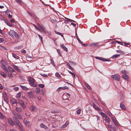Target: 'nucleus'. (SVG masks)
I'll use <instances>...</instances> for the list:
<instances>
[{
    "mask_svg": "<svg viewBox=\"0 0 131 131\" xmlns=\"http://www.w3.org/2000/svg\"><path fill=\"white\" fill-rule=\"evenodd\" d=\"M8 34L12 37H14V36L16 38H19V36L17 33L13 30H11L9 31Z\"/></svg>",
    "mask_w": 131,
    "mask_h": 131,
    "instance_id": "f257e3e1",
    "label": "nucleus"
},
{
    "mask_svg": "<svg viewBox=\"0 0 131 131\" xmlns=\"http://www.w3.org/2000/svg\"><path fill=\"white\" fill-rule=\"evenodd\" d=\"M29 83L32 86L36 87L37 85L35 83V80L32 78H30L29 79Z\"/></svg>",
    "mask_w": 131,
    "mask_h": 131,
    "instance_id": "f03ea898",
    "label": "nucleus"
},
{
    "mask_svg": "<svg viewBox=\"0 0 131 131\" xmlns=\"http://www.w3.org/2000/svg\"><path fill=\"white\" fill-rule=\"evenodd\" d=\"M88 45L91 46L93 47H97L99 46L100 45L99 43L98 42L96 43H90L88 44Z\"/></svg>",
    "mask_w": 131,
    "mask_h": 131,
    "instance_id": "7ed1b4c3",
    "label": "nucleus"
},
{
    "mask_svg": "<svg viewBox=\"0 0 131 131\" xmlns=\"http://www.w3.org/2000/svg\"><path fill=\"white\" fill-rule=\"evenodd\" d=\"M67 94L68 95L67 96L66 94H64L62 96V99L63 100H70V95L69 94L67 93Z\"/></svg>",
    "mask_w": 131,
    "mask_h": 131,
    "instance_id": "20e7f679",
    "label": "nucleus"
},
{
    "mask_svg": "<svg viewBox=\"0 0 131 131\" xmlns=\"http://www.w3.org/2000/svg\"><path fill=\"white\" fill-rule=\"evenodd\" d=\"M112 78L114 79L117 80V81H119L120 78L119 77V75H118L115 74L112 75Z\"/></svg>",
    "mask_w": 131,
    "mask_h": 131,
    "instance_id": "39448f33",
    "label": "nucleus"
},
{
    "mask_svg": "<svg viewBox=\"0 0 131 131\" xmlns=\"http://www.w3.org/2000/svg\"><path fill=\"white\" fill-rule=\"evenodd\" d=\"M15 123L16 125L18 127L19 129L21 128H23V126L19 121L16 122Z\"/></svg>",
    "mask_w": 131,
    "mask_h": 131,
    "instance_id": "423d86ee",
    "label": "nucleus"
},
{
    "mask_svg": "<svg viewBox=\"0 0 131 131\" xmlns=\"http://www.w3.org/2000/svg\"><path fill=\"white\" fill-rule=\"evenodd\" d=\"M14 115L15 117L18 118L22 119V116L20 114H19L17 113L16 112H15L14 113Z\"/></svg>",
    "mask_w": 131,
    "mask_h": 131,
    "instance_id": "0eeeda50",
    "label": "nucleus"
},
{
    "mask_svg": "<svg viewBox=\"0 0 131 131\" xmlns=\"http://www.w3.org/2000/svg\"><path fill=\"white\" fill-rule=\"evenodd\" d=\"M9 124L12 126H13L15 125V123L11 119L9 118L8 119Z\"/></svg>",
    "mask_w": 131,
    "mask_h": 131,
    "instance_id": "6e6552de",
    "label": "nucleus"
},
{
    "mask_svg": "<svg viewBox=\"0 0 131 131\" xmlns=\"http://www.w3.org/2000/svg\"><path fill=\"white\" fill-rule=\"evenodd\" d=\"M2 94L4 100L6 101H7L8 99L7 96L6 92H3V93Z\"/></svg>",
    "mask_w": 131,
    "mask_h": 131,
    "instance_id": "1a4fd4ad",
    "label": "nucleus"
},
{
    "mask_svg": "<svg viewBox=\"0 0 131 131\" xmlns=\"http://www.w3.org/2000/svg\"><path fill=\"white\" fill-rule=\"evenodd\" d=\"M40 126L41 128H44L45 130H47L48 129V127L43 124H40Z\"/></svg>",
    "mask_w": 131,
    "mask_h": 131,
    "instance_id": "9d476101",
    "label": "nucleus"
},
{
    "mask_svg": "<svg viewBox=\"0 0 131 131\" xmlns=\"http://www.w3.org/2000/svg\"><path fill=\"white\" fill-rule=\"evenodd\" d=\"M30 110L32 111H35L36 110V107L34 105H31L29 107Z\"/></svg>",
    "mask_w": 131,
    "mask_h": 131,
    "instance_id": "9b49d317",
    "label": "nucleus"
},
{
    "mask_svg": "<svg viewBox=\"0 0 131 131\" xmlns=\"http://www.w3.org/2000/svg\"><path fill=\"white\" fill-rule=\"evenodd\" d=\"M1 66L2 68L6 73L8 72V70L5 65H1Z\"/></svg>",
    "mask_w": 131,
    "mask_h": 131,
    "instance_id": "f8f14e48",
    "label": "nucleus"
},
{
    "mask_svg": "<svg viewBox=\"0 0 131 131\" xmlns=\"http://www.w3.org/2000/svg\"><path fill=\"white\" fill-rule=\"evenodd\" d=\"M25 125L26 126H28L29 125L30 123L29 122L27 121V120L25 119H24L23 121Z\"/></svg>",
    "mask_w": 131,
    "mask_h": 131,
    "instance_id": "ddd939ff",
    "label": "nucleus"
},
{
    "mask_svg": "<svg viewBox=\"0 0 131 131\" xmlns=\"http://www.w3.org/2000/svg\"><path fill=\"white\" fill-rule=\"evenodd\" d=\"M122 77L127 81H128V76L126 74H124L122 75Z\"/></svg>",
    "mask_w": 131,
    "mask_h": 131,
    "instance_id": "4468645a",
    "label": "nucleus"
},
{
    "mask_svg": "<svg viewBox=\"0 0 131 131\" xmlns=\"http://www.w3.org/2000/svg\"><path fill=\"white\" fill-rule=\"evenodd\" d=\"M27 12L28 13V14L29 15L31 16V17H32L33 18H36V16L33 13H31V12H30L29 11H28Z\"/></svg>",
    "mask_w": 131,
    "mask_h": 131,
    "instance_id": "2eb2a0df",
    "label": "nucleus"
},
{
    "mask_svg": "<svg viewBox=\"0 0 131 131\" xmlns=\"http://www.w3.org/2000/svg\"><path fill=\"white\" fill-rule=\"evenodd\" d=\"M120 107L121 108L124 110H126V108L125 106L122 102L120 104Z\"/></svg>",
    "mask_w": 131,
    "mask_h": 131,
    "instance_id": "dca6fc26",
    "label": "nucleus"
},
{
    "mask_svg": "<svg viewBox=\"0 0 131 131\" xmlns=\"http://www.w3.org/2000/svg\"><path fill=\"white\" fill-rule=\"evenodd\" d=\"M0 74L4 78H6L7 77L6 74L3 71L0 72Z\"/></svg>",
    "mask_w": 131,
    "mask_h": 131,
    "instance_id": "f3484780",
    "label": "nucleus"
},
{
    "mask_svg": "<svg viewBox=\"0 0 131 131\" xmlns=\"http://www.w3.org/2000/svg\"><path fill=\"white\" fill-rule=\"evenodd\" d=\"M16 110L18 113H20L22 111L21 108L18 107H16Z\"/></svg>",
    "mask_w": 131,
    "mask_h": 131,
    "instance_id": "a211bd4d",
    "label": "nucleus"
},
{
    "mask_svg": "<svg viewBox=\"0 0 131 131\" xmlns=\"http://www.w3.org/2000/svg\"><path fill=\"white\" fill-rule=\"evenodd\" d=\"M105 121H106V122L108 123H109L110 121H111L110 119L109 118V117H106L105 118Z\"/></svg>",
    "mask_w": 131,
    "mask_h": 131,
    "instance_id": "6ab92c4d",
    "label": "nucleus"
},
{
    "mask_svg": "<svg viewBox=\"0 0 131 131\" xmlns=\"http://www.w3.org/2000/svg\"><path fill=\"white\" fill-rule=\"evenodd\" d=\"M60 45L61 47H62L64 50L66 51H68L67 49L65 46L63 44H61Z\"/></svg>",
    "mask_w": 131,
    "mask_h": 131,
    "instance_id": "aec40b11",
    "label": "nucleus"
},
{
    "mask_svg": "<svg viewBox=\"0 0 131 131\" xmlns=\"http://www.w3.org/2000/svg\"><path fill=\"white\" fill-rule=\"evenodd\" d=\"M20 86L21 88L24 90L26 91L28 90V88L25 86H23L21 85H20Z\"/></svg>",
    "mask_w": 131,
    "mask_h": 131,
    "instance_id": "412c9836",
    "label": "nucleus"
},
{
    "mask_svg": "<svg viewBox=\"0 0 131 131\" xmlns=\"http://www.w3.org/2000/svg\"><path fill=\"white\" fill-rule=\"evenodd\" d=\"M11 102L13 104H17V102L14 99H12L11 101Z\"/></svg>",
    "mask_w": 131,
    "mask_h": 131,
    "instance_id": "4be33fe9",
    "label": "nucleus"
},
{
    "mask_svg": "<svg viewBox=\"0 0 131 131\" xmlns=\"http://www.w3.org/2000/svg\"><path fill=\"white\" fill-rule=\"evenodd\" d=\"M12 54L13 57H14L15 59H18L19 58V56L16 55L14 53H12Z\"/></svg>",
    "mask_w": 131,
    "mask_h": 131,
    "instance_id": "5701e85b",
    "label": "nucleus"
},
{
    "mask_svg": "<svg viewBox=\"0 0 131 131\" xmlns=\"http://www.w3.org/2000/svg\"><path fill=\"white\" fill-rule=\"evenodd\" d=\"M120 54H115V55H113V56H112V59H114V58L116 59L117 57L119 56H120Z\"/></svg>",
    "mask_w": 131,
    "mask_h": 131,
    "instance_id": "b1692460",
    "label": "nucleus"
},
{
    "mask_svg": "<svg viewBox=\"0 0 131 131\" xmlns=\"http://www.w3.org/2000/svg\"><path fill=\"white\" fill-rule=\"evenodd\" d=\"M93 107L96 110L98 111L100 110V108L98 107V106L94 104L93 105Z\"/></svg>",
    "mask_w": 131,
    "mask_h": 131,
    "instance_id": "393cba45",
    "label": "nucleus"
},
{
    "mask_svg": "<svg viewBox=\"0 0 131 131\" xmlns=\"http://www.w3.org/2000/svg\"><path fill=\"white\" fill-rule=\"evenodd\" d=\"M100 60L105 61H110L109 59H107L102 57H101Z\"/></svg>",
    "mask_w": 131,
    "mask_h": 131,
    "instance_id": "a878e982",
    "label": "nucleus"
},
{
    "mask_svg": "<svg viewBox=\"0 0 131 131\" xmlns=\"http://www.w3.org/2000/svg\"><path fill=\"white\" fill-rule=\"evenodd\" d=\"M100 60L105 61H110L109 59H107L102 57H101Z\"/></svg>",
    "mask_w": 131,
    "mask_h": 131,
    "instance_id": "bb28decb",
    "label": "nucleus"
},
{
    "mask_svg": "<svg viewBox=\"0 0 131 131\" xmlns=\"http://www.w3.org/2000/svg\"><path fill=\"white\" fill-rule=\"evenodd\" d=\"M28 95L30 97H32L33 96V94L31 91H30L28 93Z\"/></svg>",
    "mask_w": 131,
    "mask_h": 131,
    "instance_id": "cd10ccee",
    "label": "nucleus"
},
{
    "mask_svg": "<svg viewBox=\"0 0 131 131\" xmlns=\"http://www.w3.org/2000/svg\"><path fill=\"white\" fill-rule=\"evenodd\" d=\"M8 70L12 72H13L15 71V70L12 68L10 67H8Z\"/></svg>",
    "mask_w": 131,
    "mask_h": 131,
    "instance_id": "c85d7f7f",
    "label": "nucleus"
},
{
    "mask_svg": "<svg viewBox=\"0 0 131 131\" xmlns=\"http://www.w3.org/2000/svg\"><path fill=\"white\" fill-rule=\"evenodd\" d=\"M40 88L38 87H37L35 90V92L36 93L39 94L40 92Z\"/></svg>",
    "mask_w": 131,
    "mask_h": 131,
    "instance_id": "c756f323",
    "label": "nucleus"
},
{
    "mask_svg": "<svg viewBox=\"0 0 131 131\" xmlns=\"http://www.w3.org/2000/svg\"><path fill=\"white\" fill-rule=\"evenodd\" d=\"M124 44V46H130V43H127L125 41L123 42Z\"/></svg>",
    "mask_w": 131,
    "mask_h": 131,
    "instance_id": "7c9ffc66",
    "label": "nucleus"
},
{
    "mask_svg": "<svg viewBox=\"0 0 131 131\" xmlns=\"http://www.w3.org/2000/svg\"><path fill=\"white\" fill-rule=\"evenodd\" d=\"M13 118L14 119L15 123H16V122L19 121L17 118H16V117L14 116L13 117Z\"/></svg>",
    "mask_w": 131,
    "mask_h": 131,
    "instance_id": "2f4dec72",
    "label": "nucleus"
},
{
    "mask_svg": "<svg viewBox=\"0 0 131 131\" xmlns=\"http://www.w3.org/2000/svg\"><path fill=\"white\" fill-rule=\"evenodd\" d=\"M18 102L21 105L24 103V102L20 99L18 100Z\"/></svg>",
    "mask_w": 131,
    "mask_h": 131,
    "instance_id": "473e14b6",
    "label": "nucleus"
},
{
    "mask_svg": "<svg viewBox=\"0 0 131 131\" xmlns=\"http://www.w3.org/2000/svg\"><path fill=\"white\" fill-rule=\"evenodd\" d=\"M13 66L14 69L16 70L17 71H19V69L18 68L17 66L14 65H13Z\"/></svg>",
    "mask_w": 131,
    "mask_h": 131,
    "instance_id": "72a5a7b5",
    "label": "nucleus"
},
{
    "mask_svg": "<svg viewBox=\"0 0 131 131\" xmlns=\"http://www.w3.org/2000/svg\"><path fill=\"white\" fill-rule=\"evenodd\" d=\"M39 27L45 33H46V31L40 25Z\"/></svg>",
    "mask_w": 131,
    "mask_h": 131,
    "instance_id": "f704fd0d",
    "label": "nucleus"
},
{
    "mask_svg": "<svg viewBox=\"0 0 131 131\" xmlns=\"http://www.w3.org/2000/svg\"><path fill=\"white\" fill-rule=\"evenodd\" d=\"M55 75L57 77L60 78H61V77L60 75L58 72H56V73Z\"/></svg>",
    "mask_w": 131,
    "mask_h": 131,
    "instance_id": "c9c22d12",
    "label": "nucleus"
},
{
    "mask_svg": "<svg viewBox=\"0 0 131 131\" xmlns=\"http://www.w3.org/2000/svg\"><path fill=\"white\" fill-rule=\"evenodd\" d=\"M7 73H8V77L10 78H12L13 77V75L11 72L9 73L8 71V72Z\"/></svg>",
    "mask_w": 131,
    "mask_h": 131,
    "instance_id": "e433bc0d",
    "label": "nucleus"
},
{
    "mask_svg": "<svg viewBox=\"0 0 131 131\" xmlns=\"http://www.w3.org/2000/svg\"><path fill=\"white\" fill-rule=\"evenodd\" d=\"M116 51L118 53H120L121 54H123L124 52L123 51L120 50H116Z\"/></svg>",
    "mask_w": 131,
    "mask_h": 131,
    "instance_id": "4c0bfd02",
    "label": "nucleus"
},
{
    "mask_svg": "<svg viewBox=\"0 0 131 131\" xmlns=\"http://www.w3.org/2000/svg\"><path fill=\"white\" fill-rule=\"evenodd\" d=\"M21 93L20 92L18 93L16 96V97L17 98H20L21 96Z\"/></svg>",
    "mask_w": 131,
    "mask_h": 131,
    "instance_id": "58836bf2",
    "label": "nucleus"
},
{
    "mask_svg": "<svg viewBox=\"0 0 131 131\" xmlns=\"http://www.w3.org/2000/svg\"><path fill=\"white\" fill-rule=\"evenodd\" d=\"M85 86H86L87 88L89 89L90 90L91 89V87L88 83H85Z\"/></svg>",
    "mask_w": 131,
    "mask_h": 131,
    "instance_id": "ea45409f",
    "label": "nucleus"
},
{
    "mask_svg": "<svg viewBox=\"0 0 131 131\" xmlns=\"http://www.w3.org/2000/svg\"><path fill=\"white\" fill-rule=\"evenodd\" d=\"M68 68L71 70L73 71L74 70V69L69 64H68Z\"/></svg>",
    "mask_w": 131,
    "mask_h": 131,
    "instance_id": "a19ab883",
    "label": "nucleus"
},
{
    "mask_svg": "<svg viewBox=\"0 0 131 131\" xmlns=\"http://www.w3.org/2000/svg\"><path fill=\"white\" fill-rule=\"evenodd\" d=\"M55 33L56 34H58V35H60L62 37H63V36L62 35V34L61 33L59 32H58L56 31H55Z\"/></svg>",
    "mask_w": 131,
    "mask_h": 131,
    "instance_id": "79ce46f5",
    "label": "nucleus"
},
{
    "mask_svg": "<svg viewBox=\"0 0 131 131\" xmlns=\"http://www.w3.org/2000/svg\"><path fill=\"white\" fill-rule=\"evenodd\" d=\"M59 111H54L53 110L51 111V113H59Z\"/></svg>",
    "mask_w": 131,
    "mask_h": 131,
    "instance_id": "37998d69",
    "label": "nucleus"
},
{
    "mask_svg": "<svg viewBox=\"0 0 131 131\" xmlns=\"http://www.w3.org/2000/svg\"><path fill=\"white\" fill-rule=\"evenodd\" d=\"M81 109H79L77 111V114H80L81 112Z\"/></svg>",
    "mask_w": 131,
    "mask_h": 131,
    "instance_id": "c03bdc74",
    "label": "nucleus"
},
{
    "mask_svg": "<svg viewBox=\"0 0 131 131\" xmlns=\"http://www.w3.org/2000/svg\"><path fill=\"white\" fill-rule=\"evenodd\" d=\"M38 86L39 87L42 88H44V85L42 84H39Z\"/></svg>",
    "mask_w": 131,
    "mask_h": 131,
    "instance_id": "a18cd8bd",
    "label": "nucleus"
},
{
    "mask_svg": "<svg viewBox=\"0 0 131 131\" xmlns=\"http://www.w3.org/2000/svg\"><path fill=\"white\" fill-rule=\"evenodd\" d=\"M68 124V123H66L65 124H64L62 125V127L63 128H65L67 126Z\"/></svg>",
    "mask_w": 131,
    "mask_h": 131,
    "instance_id": "49530a36",
    "label": "nucleus"
},
{
    "mask_svg": "<svg viewBox=\"0 0 131 131\" xmlns=\"http://www.w3.org/2000/svg\"><path fill=\"white\" fill-rule=\"evenodd\" d=\"M16 2L20 5H21V3L20 1L19 0H15Z\"/></svg>",
    "mask_w": 131,
    "mask_h": 131,
    "instance_id": "de8ad7c7",
    "label": "nucleus"
},
{
    "mask_svg": "<svg viewBox=\"0 0 131 131\" xmlns=\"http://www.w3.org/2000/svg\"><path fill=\"white\" fill-rule=\"evenodd\" d=\"M66 19H67V20L68 21H72L73 22H74V23H76V21H75L73 20H71V19H69V18H65Z\"/></svg>",
    "mask_w": 131,
    "mask_h": 131,
    "instance_id": "09e8293b",
    "label": "nucleus"
},
{
    "mask_svg": "<svg viewBox=\"0 0 131 131\" xmlns=\"http://www.w3.org/2000/svg\"><path fill=\"white\" fill-rule=\"evenodd\" d=\"M0 118L2 119H4L3 116L1 112H0Z\"/></svg>",
    "mask_w": 131,
    "mask_h": 131,
    "instance_id": "8fccbe9b",
    "label": "nucleus"
},
{
    "mask_svg": "<svg viewBox=\"0 0 131 131\" xmlns=\"http://www.w3.org/2000/svg\"><path fill=\"white\" fill-rule=\"evenodd\" d=\"M40 93L41 94L43 95L44 94V91L43 89H41L40 90Z\"/></svg>",
    "mask_w": 131,
    "mask_h": 131,
    "instance_id": "3c124183",
    "label": "nucleus"
},
{
    "mask_svg": "<svg viewBox=\"0 0 131 131\" xmlns=\"http://www.w3.org/2000/svg\"><path fill=\"white\" fill-rule=\"evenodd\" d=\"M62 88L63 90H65V89H69V88L67 87V86H65L63 88Z\"/></svg>",
    "mask_w": 131,
    "mask_h": 131,
    "instance_id": "603ef678",
    "label": "nucleus"
},
{
    "mask_svg": "<svg viewBox=\"0 0 131 131\" xmlns=\"http://www.w3.org/2000/svg\"><path fill=\"white\" fill-rule=\"evenodd\" d=\"M1 63L2 64V65H5V62H4L3 60H2L1 61Z\"/></svg>",
    "mask_w": 131,
    "mask_h": 131,
    "instance_id": "864d4df0",
    "label": "nucleus"
},
{
    "mask_svg": "<svg viewBox=\"0 0 131 131\" xmlns=\"http://www.w3.org/2000/svg\"><path fill=\"white\" fill-rule=\"evenodd\" d=\"M38 37L40 39H41V41L42 42V36L39 35H38Z\"/></svg>",
    "mask_w": 131,
    "mask_h": 131,
    "instance_id": "5fc2aeb1",
    "label": "nucleus"
},
{
    "mask_svg": "<svg viewBox=\"0 0 131 131\" xmlns=\"http://www.w3.org/2000/svg\"><path fill=\"white\" fill-rule=\"evenodd\" d=\"M115 42H117L119 44H120L121 45H123L122 43V42H120V41H116Z\"/></svg>",
    "mask_w": 131,
    "mask_h": 131,
    "instance_id": "6e6d98bb",
    "label": "nucleus"
},
{
    "mask_svg": "<svg viewBox=\"0 0 131 131\" xmlns=\"http://www.w3.org/2000/svg\"><path fill=\"white\" fill-rule=\"evenodd\" d=\"M19 88L18 87H16L15 88H13V89L15 91H17L18 90Z\"/></svg>",
    "mask_w": 131,
    "mask_h": 131,
    "instance_id": "4d7b16f0",
    "label": "nucleus"
},
{
    "mask_svg": "<svg viewBox=\"0 0 131 131\" xmlns=\"http://www.w3.org/2000/svg\"><path fill=\"white\" fill-rule=\"evenodd\" d=\"M22 106V107L24 108L25 109L26 108V106L25 104L24 103L23 104L21 105Z\"/></svg>",
    "mask_w": 131,
    "mask_h": 131,
    "instance_id": "13d9d810",
    "label": "nucleus"
},
{
    "mask_svg": "<svg viewBox=\"0 0 131 131\" xmlns=\"http://www.w3.org/2000/svg\"><path fill=\"white\" fill-rule=\"evenodd\" d=\"M102 115L103 117H107L106 115L104 113H102Z\"/></svg>",
    "mask_w": 131,
    "mask_h": 131,
    "instance_id": "bf43d9fd",
    "label": "nucleus"
},
{
    "mask_svg": "<svg viewBox=\"0 0 131 131\" xmlns=\"http://www.w3.org/2000/svg\"><path fill=\"white\" fill-rule=\"evenodd\" d=\"M121 72L125 74L128 73L127 72V71L125 70H122L121 71Z\"/></svg>",
    "mask_w": 131,
    "mask_h": 131,
    "instance_id": "052dcab7",
    "label": "nucleus"
},
{
    "mask_svg": "<svg viewBox=\"0 0 131 131\" xmlns=\"http://www.w3.org/2000/svg\"><path fill=\"white\" fill-rule=\"evenodd\" d=\"M57 52L58 54L60 56H61V55L60 52V51L59 50L57 49Z\"/></svg>",
    "mask_w": 131,
    "mask_h": 131,
    "instance_id": "680f3d73",
    "label": "nucleus"
},
{
    "mask_svg": "<svg viewBox=\"0 0 131 131\" xmlns=\"http://www.w3.org/2000/svg\"><path fill=\"white\" fill-rule=\"evenodd\" d=\"M6 24L8 26H9L10 27H12L13 26L11 24L9 23H6Z\"/></svg>",
    "mask_w": 131,
    "mask_h": 131,
    "instance_id": "e2e57ef3",
    "label": "nucleus"
},
{
    "mask_svg": "<svg viewBox=\"0 0 131 131\" xmlns=\"http://www.w3.org/2000/svg\"><path fill=\"white\" fill-rule=\"evenodd\" d=\"M34 25L35 27L36 28V29L39 30H40V29H39V28L37 26L35 25Z\"/></svg>",
    "mask_w": 131,
    "mask_h": 131,
    "instance_id": "0e129e2a",
    "label": "nucleus"
},
{
    "mask_svg": "<svg viewBox=\"0 0 131 131\" xmlns=\"http://www.w3.org/2000/svg\"><path fill=\"white\" fill-rule=\"evenodd\" d=\"M37 98L38 101H40L41 100V97L40 96H37Z\"/></svg>",
    "mask_w": 131,
    "mask_h": 131,
    "instance_id": "69168bd1",
    "label": "nucleus"
},
{
    "mask_svg": "<svg viewBox=\"0 0 131 131\" xmlns=\"http://www.w3.org/2000/svg\"><path fill=\"white\" fill-rule=\"evenodd\" d=\"M4 40V39L3 38H0V42H3Z\"/></svg>",
    "mask_w": 131,
    "mask_h": 131,
    "instance_id": "338daca9",
    "label": "nucleus"
},
{
    "mask_svg": "<svg viewBox=\"0 0 131 131\" xmlns=\"http://www.w3.org/2000/svg\"><path fill=\"white\" fill-rule=\"evenodd\" d=\"M114 124L116 126H118V125L117 123L116 122V121L115 122H113Z\"/></svg>",
    "mask_w": 131,
    "mask_h": 131,
    "instance_id": "774afa93",
    "label": "nucleus"
}]
</instances>
